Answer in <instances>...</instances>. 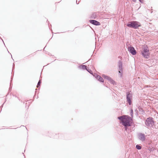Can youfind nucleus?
I'll use <instances>...</instances> for the list:
<instances>
[{"label":"nucleus","mask_w":158,"mask_h":158,"mask_svg":"<svg viewBox=\"0 0 158 158\" xmlns=\"http://www.w3.org/2000/svg\"><path fill=\"white\" fill-rule=\"evenodd\" d=\"M38 98V96L37 98Z\"/></svg>","instance_id":"nucleus-42"},{"label":"nucleus","mask_w":158,"mask_h":158,"mask_svg":"<svg viewBox=\"0 0 158 158\" xmlns=\"http://www.w3.org/2000/svg\"><path fill=\"white\" fill-rule=\"evenodd\" d=\"M0 39H1L2 40V41H3V43H4V45H5V44L4 42V41H3V40L1 38V37L0 36Z\"/></svg>","instance_id":"nucleus-32"},{"label":"nucleus","mask_w":158,"mask_h":158,"mask_svg":"<svg viewBox=\"0 0 158 158\" xmlns=\"http://www.w3.org/2000/svg\"><path fill=\"white\" fill-rule=\"evenodd\" d=\"M4 104V103L1 106V107H0V108H1V110H2V107L3 106V105Z\"/></svg>","instance_id":"nucleus-28"},{"label":"nucleus","mask_w":158,"mask_h":158,"mask_svg":"<svg viewBox=\"0 0 158 158\" xmlns=\"http://www.w3.org/2000/svg\"><path fill=\"white\" fill-rule=\"evenodd\" d=\"M135 79V78H133V79Z\"/></svg>","instance_id":"nucleus-40"},{"label":"nucleus","mask_w":158,"mask_h":158,"mask_svg":"<svg viewBox=\"0 0 158 158\" xmlns=\"http://www.w3.org/2000/svg\"><path fill=\"white\" fill-rule=\"evenodd\" d=\"M138 79H139V77H138Z\"/></svg>","instance_id":"nucleus-44"},{"label":"nucleus","mask_w":158,"mask_h":158,"mask_svg":"<svg viewBox=\"0 0 158 158\" xmlns=\"http://www.w3.org/2000/svg\"><path fill=\"white\" fill-rule=\"evenodd\" d=\"M125 115H123L122 116H120L118 117L117 118L118 119L120 120L121 122H123V120L124 118L125 117Z\"/></svg>","instance_id":"nucleus-19"},{"label":"nucleus","mask_w":158,"mask_h":158,"mask_svg":"<svg viewBox=\"0 0 158 158\" xmlns=\"http://www.w3.org/2000/svg\"><path fill=\"white\" fill-rule=\"evenodd\" d=\"M135 112H138V111L136 109H135Z\"/></svg>","instance_id":"nucleus-34"},{"label":"nucleus","mask_w":158,"mask_h":158,"mask_svg":"<svg viewBox=\"0 0 158 158\" xmlns=\"http://www.w3.org/2000/svg\"><path fill=\"white\" fill-rule=\"evenodd\" d=\"M17 98L19 101H21V102H22V101L19 98L17 97Z\"/></svg>","instance_id":"nucleus-31"},{"label":"nucleus","mask_w":158,"mask_h":158,"mask_svg":"<svg viewBox=\"0 0 158 158\" xmlns=\"http://www.w3.org/2000/svg\"><path fill=\"white\" fill-rule=\"evenodd\" d=\"M42 80H39V81L37 83V88H39V90L40 86L41 85V84L42 83Z\"/></svg>","instance_id":"nucleus-20"},{"label":"nucleus","mask_w":158,"mask_h":158,"mask_svg":"<svg viewBox=\"0 0 158 158\" xmlns=\"http://www.w3.org/2000/svg\"><path fill=\"white\" fill-rule=\"evenodd\" d=\"M62 134L61 133H58V134H56L52 133V137L55 139H58L59 138H62V137L60 136V135H61Z\"/></svg>","instance_id":"nucleus-14"},{"label":"nucleus","mask_w":158,"mask_h":158,"mask_svg":"<svg viewBox=\"0 0 158 158\" xmlns=\"http://www.w3.org/2000/svg\"><path fill=\"white\" fill-rule=\"evenodd\" d=\"M118 58H121L122 57L120 56H118Z\"/></svg>","instance_id":"nucleus-37"},{"label":"nucleus","mask_w":158,"mask_h":158,"mask_svg":"<svg viewBox=\"0 0 158 158\" xmlns=\"http://www.w3.org/2000/svg\"><path fill=\"white\" fill-rule=\"evenodd\" d=\"M35 95L34 96V97H33V98H35Z\"/></svg>","instance_id":"nucleus-39"},{"label":"nucleus","mask_w":158,"mask_h":158,"mask_svg":"<svg viewBox=\"0 0 158 158\" xmlns=\"http://www.w3.org/2000/svg\"><path fill=\"white\" fill-rule=\"evenodd\" d=\"M126 26L129 28L137 29L141 26V24L139 22L136 21H131L126 24Z\"/></svg>","instance_id":"nucleus-3"},{"label":"nucleus","mask_w":158,"mask_h":158,"mask_svg":"<svg viewBox=\"0 0 158 158\" xmlns=\"http://www.w3.org/2000/svg\"><path fill=\"white\" fill-rule=\"evenodd\" d=\"M24 126L23 125H22L21 126Z\"/></svg>","instance_id":"nucleus-47"},{"label":"nucleus","mask_w":158,"mask_h":158,"mask_svg":"<svg viewBox=\"0 0 158 158\" xmlns=\"http://www.w3.org/2000/svg\"><path fill=\"white\" fill-rule=\"evenodd\" d=\"M127 48L129 52L132 55L135 56L136 54V51L133 46H128Z\"/></svg>","instance_id":"nucleus-9"},{"label":"nucleus","mask_w":158,"mask_h":158,"mask_svg":"<svg viewBox=\"0 0 158 158\" xmlns=\"http://www.w3.org/2000/svg\"><path fill=\"white\" fill-rule=\"evenodd\" d=\"M96 79H102L104 78L105 79H112L110 77L107 76L104 74H102V77L98 75L95 73H93V74L92 75Z\"/></svg>","instance_id":"nucleus-6"},{"label":"nucleus","mask_w":158,"mask_h":158,"mask_svg":"<svg viewBox=\"0 0 158 158\" xmlns=\"http://www.w3.org/2000/svg\"><path fill=\"white\" fill-rule=\"evenodd\" d=\"M12 95L13 96V97H15V98H17V97L15 95L13 94H12Z\"/></svg>","instance_id":"nucleus-30"},{"label":"nucleus","mask_w":158,"mask_h":158,"mask_svg":"<svg viewBox=\"0 0 158 158\" xmlns=\"http://www.w3.org/2000/svg\"><path fill=\"white\" fill-rule=\"evenodd\" d=\"M12 78H13V77H12H12H11V79H12Z\"/></svg>","instance_id":"nucleus-41"},{"label":"nucleus","mask_w":158,"mask_h":158,"mask_svg":"<svg viewBox=\"0 0 158 158\" xmlns=\"http://www.w3.org/2000/svg\"><path fill=\"white\" fill-rule=\"evenodd\" d=\"M105 84H106V82H105Z\"/></svg>","instance_id":"nucleus-45"},{"label":"nucleus","mask_w":158,"mask_h":158,"mask_svg":"<svg viewBox=\"0 0 158 158\" xmlns=\"http://www.w3.org/2000/svg\"><path fill=\"white\" fill-rule=\"evenodd\" d=\"M126 99L127 102L129 105H132V95L131 91H127Z\"/></svg>","instance_id":"nucleus-4"},{"label":"nucleus","mask_w":158,"mask_h":158,"mask_svg":"<svg viewBox=\"0 0 158 158\" xmlns=\"http://www.w3.org/2000/svg\"><path fill=\"white\" fill-rule=\"evenodd\" d=\"M133 114H134V113H133V109L131 108V110H130V115L131 116V118H133Z\"/></svg>","instance_id":"nucleus-22"},{"label":"nucleus","mask_w":158,"mask_h":158,"mask_svg":"<svg viewBox=\"0 0 158 158\" xmlns=\"http://www.w3.org/2000/svg\"><path fill=\"white\" fill-rule=\"evenodd\" d=\"M12 80H11L10 81V87L9 89L8 92L6 96H7L10 93V96L12 94V93L11 92V91L12 88V85H13L12 81Z\"/></svg>","instance_id":"nucleus-13"},{"label":"nucleus","mask_w":158,"mask_h":158,"mask_svg":"<svg viewBox=\"0 0 158 158\" xmlns=\"http://www.w3.org/2000/svg\"><path fill=\"white\" fill-rule=\"evenodd\" d=\"M98 81L101 83H104V80H97Z\"/></svg>","instance_id":"nucleus-26"},{"label":"nucleus","mask_w":158,"mask_h":158,"mask_svg":"<svg viewBox=\"0 0 158 158\" xmlns=\"http://www.w3.org/2000/svg\"><path fill=\"white\" fill-rule=\"evenodd\" d=\"M76 4H79V2L78 3V2H77V0L76 1Z\"/></svg>","instance_id":"nucleus-36"},{"label":"nucleus","mask_w":158,"mask_h":158,"mask_svg":"<svg viewBox=\"0 0 158 158\" xmlns=\"http://www.w3.org/2000/svg\"><path fill=\"white\" fill-rule=\"evenodd\" d=\"M135 127V125L134 124L133 125V127H132V129H133L134 127Z\"/></svg>","instance_id":"nucleus-35"},{"label":"nucleus","mask_w":158,"mask_h":158,"mask_svg":"<svg viewBox=\"0 0 158 158\" xmlns=\"http://www.w3.org/2000/svg\"><path fill=\"white\" fill-rule=\"evenodd\" d=\"M6 101V99H5V102H4V103H5V102Z\"/></svg>","instance_id":"nucleus-38"},{"label":"nucleus","mask_w":158,"mask_h":158,"mask_svg":"<svg viewBox=\"0 0 158 158\" xmlns=\"http://www.w3.org/2000/svg\"><path fill=\"white\" fill-rule=\"evenodd\" d=\"M147 87L150 88H152L153 89H156L157 88V87L155 85H147Z\"/></svg>","instance_id":"nucleus-16"},{"label":"nucleus","mask_w":158,"mask_h":158,"mask_svg":"<svg viewBox=\"0 0 158 158\" xmlns=\"http://www.w3.org/2000/svg\"><path fill=\"white\" fill-rule=\"evenodd\" d=\"M140 54L146 59L150 58V52L148 46L146 45H143L142 49L140 51Z\"/></svg>","instance_id":"nucleus-1"},{"label":"nucleus","mask_w":158,"mask_h":158,"mask_svg":"<svg viewBox=\"0 0 158 158\" xmlns=\"http://www.w3.org/2000/svg\"><path fill=\"white\" fill-rule=\"evenodd\" d=\"M124 128L125 130V131H129L130 129V128L128 126H124Z\"/></svg>","instance_id":"nucleus-23"},{"label":"nucleus","mask_w":158,"mask_h":158,"mask_svg":"<svg viewBox=\"0 0 158 158\" xmlns=\"http://www.w3.org/2000/svg\"><path fill=\"white\" fill-rule=\"evenodd\" d=\"M135 115H136L137 116H138L139 115H138V112H136L135 113Z\"/></svg>","instance_id":"nucleus-29"},{"label":"nucleus","mask_w":158,"mask_h":158,"mask_svg":"<svg viewBox=\"0 0 158 158\" xmlns=\"http://www.w3.org/2000/svg\"><path fill=\"white\" fill-rule=\"evenodd\" d=\"M91 75L93 74V73L92 70L89 68L87 69L86 70Z\"/></svg>","instance_id":"nucleus-24"},{"label":"nucleus","mask_w":158,"mask_h":158,"mask_svg":"<svg viewBox=\"0 0 158 158\" xmlns=\"http://www.w3.org/2000/svg\"><path fill=\"white\" fill-rule=\"evenodd\" d=\"M118 74L120 76V78H122L123 75V63L121 60H119L118 62Z\"/></svg>","instance_id":"nucleus-8"},{"label":"nucleus","mask_w":158,"mask_h":158,"mask_svg":"<svg viewBox=\"0 0 158 158\" xmlns=\"http://www.w3.org/2000/svg\"><path fill=\"white\" fill-rule=\"evenodd\" d=\"M48 24H49V22H48Z\"/></svg>","instance_id":"nucleus-46"},{"label":"nucleus","mask_w":158,"mask_h":158,"mask_svg":"<svg viewBox=\"0 0 158 158\" xmlns=\"http://www.w3.org/2000/svg\"><path fill=\"white\" fill-rule=\"evenodd\" d=\"M146 147L147 148V149L149 150L150 153L153 152L155 150L154 144L152 143H149L147 144Z\"/></svg>","instance_id":"nucleus-10"},{"label":"nucleus","mask_w":158,"mask_h":158,"mask_svg":"<svg viewBox=\"0 0 158 158\" xmlns=\"http://www.w3.org/2000/svg\"><path fill=\"white\" fill-rule=\"evenodd\" d=\"M8 52H9V53H10V52H9L8 51Z\"/></svg>","instance_id":"nucleus-43"},{"label":"nucleus","mask_w":158,"mask_h":158,"mask_svg":"<svg viewBox=\"0 0 158 158\" xmlns=\"http://www.w3.org/2000/svg\"><path fill=\"white\" fill-rule=\"evenodd\" d=\"M139 111L141 112V114H145L144 110L141 108H139Z\"/></svg>","instance_id":"nucleus-21"},{"label":"nucleus","mask_w":158,"mask_h":158,"mask_svg":"<svg viewBox=\"0 0 158 158\" xmlns=\"http://www.w3.org/2000/svg\"><path fill=\"white\" fill-rule=\"evenodd\" d=\"M132 118L130 117L128 115H125L123 121L121 123L123 126H131L133 125L132 124H134V123L132 122Z\"/></svg>","instance_id":"nucleus-2"},{"label":"nucleus","mask_w":158,"mask_h":158,"mask_svg":"<svg viewBox=\"0 0 158 158\" xmlns=\"http://www.w3.org/2000/svg\"><path fill=\"white\" fill-rule=\"evenodd\" d=\"M155 123L153 118L150 117L147 118L145 121V125L148 127H153L155 125Z\"/></svg>","instance_id":"nucleus-5"},{"label":"nucleus","mask_w":158,"mask_h":158,"mask_svg":"<svg viewBox=\"0 0 158 158\" xmlns=\"http://www.w3.org/2000/svg\"><path fill=\"white\" fill-rule=\"evenodd\" d=\"M139 2L142 3H143V0H138Z\"/></svg>","instance_id":"nucleus-27"},{"label":"nucleus","mask_w":158,"mask_h":158,"mask_svg":"<svg viewBox=\"0 0 158 158\" xmlns=\"http://www.w3.org/2000/svg\"><path fill=\"white\" fill-rule=\"evenodd\" d=\"M89 22L91 24L96 26H99L101 25L99 22L94 19H90L89 20Z\"/></svg>","instance_id":"nucleus-12"},{"label":"nucleus","mask_w":158,"mask_h":158,"mask_svg":"<svg viewBox=\"0 0 158 158\" xmlns=\"http://www.w3.org/2000/svg\"><path fill=\"white\" fill-rule=\"evenodd\" d=\"M78 67L81 69H82V70H86L87 69V66L85 65H81L78 66Z\"/></svg>","instance_id":"nucleus-15"},{"label":"nucleus","mask_w":158,"mask_h":158,"mask_svg":"<svg viewBox=\"0 0 158 158\" xmlns=\"http://www.w3.org/2000/svg\"><path fill=\"white\" fill-rule=\"evenodd\" d=\"M142 148V146L141 144H137L136 145L135 148L136 149L138 150H139L141 149Z\"/></svg>","instance_id":"nucleus-18"},{"label":"nucleus","mask_w":158,"mask_h":158,"mask_svg":"<svg viewBox=\"0 0 158 158\" xmlns=\"http://www.w3.org/2000/svg\"><path fill=\"white\" fill-rule=\"evenodd\" d=\"M15 68V64L14 63L13 64V67L12 68V74L13 73H14V69Z\"/></svg>","instance_id":"nucleus-25"},{"label":"nucleus","mask_w":158,"mask_h":158,"mask_svg":"<svg viewBox=\"0 0 158 158\" xmlns=\"http://www.w3.org/2000/svg\"><path fill=\"white\" fill-rule=\"evenodd\" d=\"M133 2H135L136 1V0H132Z\"/></svg>","instance_id":"nucleus-33"},{"label":"nucleus","mask_w":158,"mask_h":158,"mask_svg":"<svg viewBox=\"0 0 158 158\" xmlns=\"http://www.w3.org/2000/svg\"><path fill=\"white\" fill-rule=\"evenodd\" d=\"M138 138L142 142L144 141L146 139L145 135L144 134L140 133L138 135Z\"/></svg>","instance_id":"nucleus-11"},{"label":"nucleus","mask_w":158,"mask_h":158,"mask_svg":"<svg viewBox=\"0 0 158 158\" xmlns=\"http://www.w3.org/2000/svg\"><path fill=\"white\" fill-rule=\"evenodd\" d=\"M101 13L100 12H93L89 15V18L92 19H98L100 17V14Z\"/></svg>","instance_id":"nucleus-7"},{"label":"nucleus","mask_w":158,"mask_h":158,"mask_svg":"<svg viewBox=\"0 0 158 158\" xmlns=\"http://www.w3.org/2000/svg\"><path fill=\"white\" fill-rule=\"evenodd\" d=\"M109 81L110 83L113 85H117V83L114 81V80H107Z\"/></svg>","instance_id":"nucleus-17"}]
</instances>
